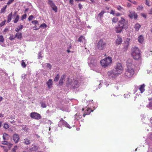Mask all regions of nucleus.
I'll list each match as a JSON object with an SVG mask.
<instances>
[{
  "label": "nucleus",
  "mask_w": 152,
  "mask_h": 152,
  "mask_svg": "<svg viewBox=\"0 0 152 152\" xmlns=\"http://www.w3.org/2000/svg\"><path fill=\"white\" fill-rule=\"evenodd\" d=\"M128 22L125 19L121 18V20L118 22L117 26L114 28V30L116 33H121L123 29H126L128 27Z\"/></svg>",
  "instance_id": "1"
},
{
  "label": "nucleus",
  "mask_w": 152,
  "mask_h": 152,
  "mask_svg": "<svg viewBox=\"0 0 152 152\" xmlns=\"http://www.w3.org/2000/svg\"><path fill=\"white\" fill-rule=\"evenodd\" d=\"M66 84L67 87L70 86L71 88L73 89L77 88L80 86V83L79 82V80L75 79H71L68 78Z\"/></svg>",
  "instance_id": "2"
},
{
  "label": "nucleus",
  "mask_w": 152,
  "mask_h": 152,
  "mask_svg": "<svg viewBox=\"0 0 152 152\" xmlns=\"http://www.w3.org/2000/svg\"><path fill=\"white\" fill-rule=\"evenodd\" d=\"M131 54L133 58L135 60H138L141 57L140 51L136 47L132 48Z\"/></svg>",
  "instance_id": "3"
},
{
  "label": "nucleus",
  "mask_w": 152,
  "mask_h": 152,
  "mask_svg": "<svg viewBox=\"0 0 152 152\" xmlns=\"http://www.w3.org/2000/svg\"><path fill=\"white\" fill-rule=\"evenodd\" d=\"M128 61L129 60L127 61V69H126L124 75L127 77L130 78L132 77L134 74V69L130 66L132 65V64L129 63Z\"/></svg>",
  "instance_id": "4"
},
{
  "label": "nucleus",
  "mask_w": 152,
  "mask_h": 152,
  "mask_svg": "<svg viewBox=\"0 0 152 152\" xmlns=\"http://www.w3.org/2000/svg\"><path fill=\"white\" fill-rule=\"evenodd\" d=\"M112 62V58L108 56L102 59L100 61V63L102 67L105 68L110 66Z\"/></svg>",
  "instance_id": "5"
},
{
  "label": "nucleus",
  "mask_w": 152,
  "mask_h": 152,
  "mask_svg": "<svg viewBox=\"0 0 152 152\" xmlns=\"http://www.w3.org/2000/svg\"><path fill=\"white\" fill-rule=\"evenodd\" d=\"M113 69L114 73L118 75L122 73L124 69L121 63H117Z\"/></svg>",
  "instance_id": "6"
},
{
  "label": "nucleus",
  "mask_w": 152,
  "mask_h": 152,
  "mask_svg": "<svg viewBox=\"0 0 152 152\" xmlns=\"http://www.w3.org/2000/svg\"><path fill=\"white\" fill-rule=\"evenodd\" d=\"M106 43L103 41L102 39H100L97 43V48L100 50H103L106 46Z\"/></svg>",
  "instance_id": "7"
},
{
  "label": "nucleus",
  "mask_w": 152,
  "mask_h": 152,
  "mask_svg": "<svg viewBox=\"0 0 152 152\" xmlns=\"http://www.w3.org/2000/svg\"><path fill=\"white\" fill-rule=\"evenodd\" d=\"M30 116L32 118L39 120L41 118V116L40 114L36 112H32L30 114Z\"/></svg>",
  "instance_id": "8"
},
{
  "label": "nucleus",
  "mask_w": 152,
  "mask_h": 152,
  "mask_svg": "<svg viewBox=\"0 0 152 152\" xmlns=\"http://www.w3.org/2000/svg\"><path fill=\"white\" fill-rule=\"evenodd\" d=\"M128 14V16L131 19L134 18L137 19L138 17V15L135 12L132 10H129Z\"/></svg>",
  "instance_id": "9"
},
{
  "label": "nucleus",
  "mask_w": 152,
  "mask_h": 152,
  "mask_svg": "<svg viewBox=\"0 0 152 152\" xmlns=\"http://www.w3.org/2000/svg\"><path fill=\"white\" fill-rule=\"evenodd\" d=\"M93 111V110L91 109L90 108L86 107L85 108V111L83 114V117H85L86 115H88L91 112Z\"/></svg>",
  "instance_id": "10"
},
{
  "label": "nucleus",
  "mask_w": 152,
  "mask_h": 152,
  "mask_svg": "<svg viewBox=\"0 0 152 152\" xmlns=\"http://www.w3.org/2000/svg\"><path fill=\"white\" fill-rule=\"evenodd\" d=\"M107 75L110 77L111 78H113L115 77V76H118V75H115L114 73L113 69L111 71L108 72Z\"/></svg>",
  "instance_id": "11"
},
{
  "label": "nucleus",
  "mask_w": 152,
  "mask_h": 152,
  "mask_svg": "<svg viewBox=\"0 0 152 152\" xmlns=\"http://www.w3.org/2000/svg\"><path fill=\"white\" fill-rule=\"evenodd\" d=\"M59 122L61 125H64L67 128H70L69 125L66 121H65L63 118H61V119Z\"/></svg>",
  "instance_id": "12"
},
{
  "label": "nucleus",
  "mask_w": 152,
  "mask_h": 152,
  "mask_svg": "<svg viewBox=\"0 0 152 152\" xmlns=\"http://www.w3.org/2000/svg\"><path fill=\"white\" fill-rule=\"evenodd\" d=\"M19 135L17 134H15L13 135V139L15 143L18 142L19 139Z\"/></svg>",
  "instance_id": "13"
},
{
  "label": "nucleus",
  "mask_w": 152,
  "mask_h": 152,
  "mask_svg": "<svg viewBox=\"0 0 152 152\" xmlns=\"http://www.w3.org/2000/svg\"><path fill=\"white\" fill-rule=\"evenodd\" d=\"M118 39H116L115 42V44L117 45L121 44L122 42L121 38L119 36H118Z\"/></svg>",
  "instance_id": "14"
},
{
  "label": "nucleus",
  "mask_w": 152,
  "mask_h": 152,
  "mask_svg": "<svg viewBox=\"0 0 152 152\" xmlns=\"http://www.w3.org/2000/svg\"><path fill=\"white\" fill-rule=\"evenodd\" d=\"M46 84L48 88H50L52 87L53 85L52 80L51 79H49L46 82Z\"/></svg>",
  "instance_id": "15"
},
{
  "label": "nucleus",
  "mask_w": 152,
  "mask_h": 152,
  "mask_svg": "<svg viewBox=\"0 0 152 152\" xmlns=\"http://www.w3.org/2000/svg\"><path fill=\"white\" fill-rule=\"evenodd\" d=\"M15 37H17L18 39L21 40L22 38V34L20 32H17L16 33L15 35Z\"/></svg>",
  "instance_id": "16"
},
{
  "label": "nucleus",
  "mask_w": 152,
  "mask_h": 152,
  "mask_svg": "<svg viewBox=\"0 0 152 152\" xmlns=\"http://www.w3.org/2000/svg\"><path fill=\"white\" fill-rule=\"evenodd\" d=\"M145 85L144 84H143L140 86V87L139 88V90L140 91L141 93H142L145 91Z\"/></svg>",
  "instance_id": "17"
},
{
  "label": "nucleus",
  "mask_w": 152,
  "mask_h": 152,
  "mask_svg": "<svg viewBox=\"0 0 152 152\" xmlns=\"http://www.w3.org/2000/svg\"><path fill=\"white\" fill-rule=\"evenodd\" d=\"M138 42L141 43H142L144 41V37L142 35H140L138 38Z\"/></svg>",
  "instance_id": "18"
},
{
  "label": "nucleus",
  "mask_w": 152,
  "mask_h": 152,
  "mask_svg": "<svg viewBox=\"0 0 152 152\" xmlns=\"http://www.w3.org/2000/svg\"><path fill=\"white\" fill-rule=\"evenodd\" d=\"M3 139L4 140H8L9 137V136L7 133H4L3 134Z\"/></svg>",
  "instance_id": "19"
},
{
  "label": "nucleus",
  "mask_w": 152,
  "mask_h": 152,
  "mask_svg": "<svg viewBox=\"0 0 152 152\" xmlns=\"http://www.w3.org/2000/svg\"><path fill=\"white\" fill-rule=\"evenodd\" d=\"M38 149L37 146L36 145H34V146L30 148L29 150L31 151H37Z\"/></svg>",
  "instance_id": "20"
},
{
  "label": "nucleus",
  "mask_w": 152,
  "mask_h": 152,
  "mask_svg": "<svg viewBox=\"0 0 152 152\" xmlns=\"http://www.w3.org/2000/svg\"><path fill=\"white\" fill-rule=\"evenodd\" d=\"M24 143L27 145H29L31 143V141L28 138H25L24 139Z\"/></svg>",
  "instance_id": "21"
},
{
  "label": "nucleus",
  "mask_w": 152,
  "mask_h": 152,
  "mask_svg": "<svg viewBox=\"0 0 152 152\" xmlns=\"http://www.w3.org/2000/svg\"><path fill=\"white\" fill-rule=\"evenodd\" d=\"M48 4L50 5L51 7L52 8L54 7V6H55V5L54 3L53 2V1L52 0H48Z\"/></svg>",
  "instance_id": "22"
},
{
  "label": "nucleus",
  "mask_w": 152,
  "mask_h": 152,
  "mask_svg": "<svg viewBox=\"0 0 152 152\" xmlns=\"http://www.w3.org/2000/svg\"><path fill=\"white\" fill-rule=\"evenodd\" d=\"M12 12H11L9 14L7 17V21L8 23H9L10 22L12 19Z\"/></svg>",
  "instance_id": "23"
},
{
  "label": "nucleus",
  "mask_w": 152,
  "mask_h": 152,
  "mask_svg": "<svg viewBox=\"0 0 152 152\" xmlns=\"http://www.w3.org/2000/svg\"><path fill=\"white\" fill-rule=\"evenodd\" d=\"M140 27L141 25L140 24L138 23H137L135 24L134 28L135 30L137 31L139 30Z\"/></svg>",
  "instance_id": "24"
},
{
  "label": "nucleus",
  "mask_w": 152,
  "mask_h": 152,
  "mask_svg": "<svg viewBox=\"0 0 152 152\" xmlns=\"http://www.w3.org/2000/svg\"><path fill=\"white\" fill-rule=\"evenodd\" d=\"M23 26L22 25H19L18 27L16 28L15 29V31L16 32H18L20 30H21L23 28Z\"/></svg>",
  "instance_id": "25"
},
{
  "label": "nucleus",
  "mask_w": 152,
  "mask_h": 152,
  "mask_svg": "<svg viewBox=\"0 0 152 152\" xmlns=\"http://www.w3.org/2000/svg\"><path fill=\"white\" fill-rule=\"evenodd\" d=\"M129 45V42H127L126 43H125V44L123 48V49L124 50H126L128 49Z\"/></svg>",
  "instance_id": "26"
},
{
  "label": "nucleus",
  "mask_w": 152,
  "mask_h": 152,
  "mask_svg": "<svg viewBox=\"0 0 152 152\" xmlns=\"http://www.w3.org/2000/svg\"><path fill=\"white\" fill-rule=\"evenodd\" d=\"M105 12V10H103L100 13H99L98 15V16H99V18H102L103 16V14Z\"/></svg>",
  "instance_id": "27"
},
{
  "label": "nucleus",
  "mask_w": 152,
  "mask_h": 152,
  "mask_svg": "<svg viewBox=\"0 0 152 152\" xmlns=\"http://www.w3.org/2000/svg\"><path fill=\"white\" fill-rule=\"evenodd\" d=\"M19 16L18 15H17L13 20L14 23H17L19 19Z\"/></svg>",
  "instance_id": "28"
},
{
  "label": "nucleus",
  "mask_w": 152,
  "mask_h": 152,
  "mask_svg": "<svg viewBox=\"0 0 152 152\" xmlns=\"http://www.w3.org/2000/svg\"><path fill=\"white\" fill-rule=\"evenodd\" d=\"M85 37L83 36H80L78 39V41L79 42H83V40H85Z\"/></svg>",
  "instance_id": "29"
},
{
  "label": "nucleus",
  "mask_w": 152,
  "mask_h": 152,
  "mask_svg": "<svg viewBox=\"0 0 152 152\" xmlns=\"http://www.w3.org/2000/svg\"><path fill=\"white\" fill-rule=\"evenodd\" d=\"M118 21V19L117 18L115 17L113 18L112 20V23H116Z\"/></svg>",
  "instance_id": "30"
},
{
  "label": "nucleus",
  "mask_w": 152,
  "mask_h": 152,
  "mask_svg": "<svg viewBox=\"0 0 152 152\" xmlns=\"http://www.w3.org/2000/svg\"><path fill=\"white\" fill-rule=\"evenodd\" d=\"M143 9V7L142 5H139L137 8V9L138 10H142Z\"/></svg>",
  "instance_id": "31"
},
{
  "label": "nucleus",
  "mask_w": 152,
  "mask_h": 152,
  "mask_svg": "<svg viewBox=\"0 0 152 152\" xmlns=\"http://www.w3.org/2000/svg\"><path fill=\"white\" fill-rule=\"evenodd\" d=\"M46 66L47 68H48L50 69L51 68L52 65L48 63H46Z\"/></svg>",
  "instance_id": "32"
},
{
  "label": "nucleus",
  "mask_w": 152,
  "mask_h": 152,
  "mask_svg": "<svg viewBox=\"0 0 152 152\" xmlns=\"http://www.w3.org/2000/svg\"><path fill=\"white\" fill-rule=\"evenodd\" d=\"M3 126L4 128L6 129H7L9 127V126L8 124L6 123L4 124L3 125Z\"/></svg>",
  "instance_id": "33"
},
{
  "label": "nucleus",
  "mask_w": 152,
  "mask_h": 152,
  "mask_svg": "<svg viewBox=\"0 0 152 152\" xmlns=\"http://www.w3.org/2000/svg\"><path fill=\"white\" fill-rule=\"evenodd\" d=\"M15 36H14L13 35H11L10 37H9V39L10 40H14L15 38Z\"/></svg>",
  "instance_id": "34"
},
{
  "label": "nucleus",
  "mask_w": 152,
  "mask_h": 152,
  "mask_svg": "<svg viewBox=\"0 0 152 152\" xmlns=\"http://www.w3.org/2000/svg\"><path fill=\"white\" fill-rule=\"evenodd\" d=\"M59 79V74H57V75H56V77H55V79H54V81H57Z\"/></svg>",
  "instance_id": "35"
},
{
  "label": "nucleus",
  "mask_w": 152,
  "mask_h": 152,
  "mask_svg": "<svg viewBox=\"0 0 152 152\" xmlns=\"http://www.w3.org/2000/svg\"><path fill=\"white\" fill-rule=\"evenodd\" d=\"M4 41V39L2 35H0V42H3Z\"/></svg>",
  "instance_id": "36"
},
{
  "label": "nucleus",
  "mask_w": 152,
  "mask_h": 152,
  "mask_svg": "<svg viewBox=\"0 0 152 152\" xmlns=\"http://www.w3.org/2000/svg\"><path fill=\"white\" fill-rule=\"evenodd\" d=\"M26 16L27 15L26 14H25L23 15L21 18V20L23 21V19H25L26 18Z\"/></svg>",
  "instance_id": "37"
},
{
  "label": "nucleus",
  "mask_w": 152,
  "mask_h": 152,
  "mask_svg": "<svg viewBox=\"0 0 152 152\" xmlns=\"http://www.w3.org/2000/svg\"><path fill=\"white\" fill-rule=\"evenodd\" d=\"M21 66L23 68H25L26 66L25 63L24 61L23 60H22V61Z\"/></svg>",
  "instance_id": "38"
},
{
  "label": "nucleus",
  "mask_w": 152,
  "mask_h": 152,
  "mask_svg": "<svg viewBox=\"0 0 152 152\" xmlns=\"http://www.w3.org/2000/svg\"><path fill=\"white\" fill-rule=\"evenodd\" d=\"M52 9L55 12H56L57 11V8L56 5L54 6V7L52 8Z\"/></svg>",
  "instance_id": "39"
},
{
  "label": "nucleus",
  "mask_w": 152,
  "mask_h": 152,
  "mask_svg": "<svg viewBox=\"0 0 152 152\" xmlns=\"http://www.w3.org/2000/svg\"><path fill=\"white\" fill-rule=\"evenodd\" d=\"M6 21V20H4L0 24V27H2L5 24Z\"/></svg>",
  "instance_id": "40"
},
{
  "label": "nucleus",
  "mask_w": 152,
  "mask_h": 152,
  "mask_svg": "<svg viewBox=\"0 0 152 152\" xmlns=\"http://www.w3.org/2000/svg\"><path fill=\"white\" fill-rule=\"evenodd\" d=\"M64 80L60 79L59 82V84L61 86L64 83Z\"/></svg>",
  "instance_id": "41"
},
{
  "label": "nucleus",
  "mask_w": 152,
  "mask_h": 152,
  "mask_svg": "<svg viewBox=\"0 0 152 152\" xmlns=\"http://www.w3.org/2000/svg\"><path fill=\"white\" fill-rule=\"evenodd\" d=\"M34 18V17L32 15H31L29 16V17L28 18V20L29 21H31L32 20L33 18Z\"/></svg>",
  "instance_id": "42"
},
{
  "label": "nucleus",
  "mask_w": 152,
  "mask_h": 152,
  "mask_svg": "<svg viewBox=\"0 0 152 152\" xmlns=\"http://www.w3.org/2000/svg\"><path fill=\"white\" fill-rule=\"evenodd\" d=\"M145 4L146 5H147V6H148L149 7L150 6V5L149 4H150V2L149 1H148L147 0H145Z\"/></svg>",
  "instance_id": "43"
},
{
  "label": "nucleus",
  "mask_w": 152,
  "mask_h": 152,
  "mask_svg": "<svg viewBox=\"0 0 152 152\" xmlns=\"http://www.w3.org/2000/svg\"><path fill=\"white\" fill-rule=\"evenodd\" d=\"M40 27H45L46 28L47 27V25L45 23H43L40 26Z\"/></svg>",
  "instance_id": "44"
},
{
  "label": "nucleus",
  "mask_w": 152,
  "mask_h": 152,
  "mask_svg": "<svg viewBox=\"0 0 152 152\" xmlns=\"http://www.w3.org/2000/svg\"><path fill=\"white\" fill-rule=\"evenodd\" d=\"M18 147L17 146H14V148L12 149V151L13 152H16V150L17 149Z\"/></svg>",
  "instance_id": "45"
},
{
  "label": "nucleus",
  "mask_w": 152,
  "mask_h": 152,
  "mask_svg": "<svg viewBox=\"0 0 152 152\" xmlns=\"http://www.w3.org/2000/svg\"><path fill=\"white\" fill-rule=\"evenodd\" d=\"M6 10V9H4V7H3L1 8V10L0 11V13H4Z\"/></svg>",
  "instance_id": "46"
},
{
  "label": "nucleus",
  "mask_w": 152,
  "mask_h": 152,
  "mask_svg": "<svg viewBox=\"0 0 152 152\" xmlns=\"http://www.w3.org/2000/svg\"><path fill=\"white\" fill-rule=\"evenodd\" d=\"M41 106L42 108H45L46 107V104L43 102L41 104Z\"/></svg>",
  "instance_id": "47"
},
{
  "label": "nucleus",
  "mask_w": 152,
  "mask_h": 152,
  "mask_svg": "<svg viewBox=\"0 0 152 152\" xmlns=\"http://www.w3.org/2000/svg\"><path fill=\"white\" fill-rule=\"evenodd\" d=\"M28 128L26 126H25V127H23L22 128V130L26 131H28Z\"/></svg>",
  "instance_id": "48"
},
{
  "label": "nucleus",
  "mask_w": 152,
  "mask_h": 152,
  "mask_svg": "<svg viewBox=\"0 0 152 152\" xmlns=\"http://www.w3.org/2000/svg\"><path fill=\"white\" fill-rule=\"evenodd\" d=\"M1 143L3 144L6 145L8 144L9 143H8V142H7V141H2Z\"/></svg>",
  "instance_id": "49"
},
{
  "label": "nucleus",
  "mask_w": 152,
  "mask_h": 152,
  "mask_svg": "<svg viewBox=\"0 0 152 152\" xmlns=\"http://www.w3.org/2000/svg\"><path fill=\"white\" fill-rule=\"evenodd\" d=\"M14 0H9L8 2L7 3L8 5L10 4H11L12 3Z\"/></svg>",
  "instance_id": "50"
},
{
  "label": "nucleus",
  "mask_w": 152,
  "mask_h": 152,
  "mask_svg": "<svg viewBox=\"0 0 152 152\" xmlns=\"http://www.w3.org/2000/svg\"><path fill=\"white\" fill-rule=\"evenodd\" d=\"M32 23L33 24H38V21L37 20L33 21L32 22Z\"/></svg>",
  "instance_id": "51"
},
{
  "label": "nucleus",
  "mask_w": 152,
  "mask_h": 152,
  "mask_svg": "<svg viewBox=\"0 0 152 152\" xmlns=\"http://www.w3.org/2000/svg\"><path fill=\"white\" fill-rule=\"evenodd\" d=\"M65 75H63L61 77V79L64 80L65 77Z\"/></svg>",
  "instance_id": "52"
},
{
  "label": "nucleus",
  "mask_w": 152,
  "mask_h": 152,
  "mask_svg": "<svg viewBox=\"0 0 152 152\" xmlns=\"http://www.w3.org/2000/svg\"><path fill=\"white\" fill-rule=\"evenodd\" d=\"M117 9H118V10H121L123 9V7H121L120 6H118V7Z\"/></svg>",
  "instance_id": "53"
},
{
  "label": "nucleus",
  "mask_w": 152,
  "mask_h": 152,
  "mask_svg": "<svg viewBox=\"0 0 152 152\" xmlns=\"http://www.w3.org/2000/svg\"><path fill=\"white\" fill-rule=\"evenodd\" d=\"M69 2L71 4L73 5V0H69Z\"/></svg>",
  "instance_id": "54"
},
{
  "label": "nucleus",
  "mask_w": 152,
  "mask_h": 152,
  "mask_svg": "<svg viewBox=\"0 0 152 152\" xmlns=\"http://www.w3.org/2000/svg\"><path fill=\"white\" fill-rule=\"evenodd\" d=\"M132 3L133 4H135V5L137 4V2L136 1H132Z\"/></svg>",
  "instance_id": "55"
},
{
  "label": "nucleus",
  "mask_w": 152,
  "mask_h": 152,
  "mask_svg": "<svg viewBox=\"0 0 152 152\" xmlns=\"http://www.w3.org/2000/svg\"><path fill=\"white\" fill-rule=\"evenodd\" d=\"M78 7L80 9H81L82 8V5L80 4H78Z\"/></svg>",
  "instance_id": "56"
},
{
  "label": "nucleus",
  "mask_w": 152,
  "mask_h": 152,
  "mask_svg": "<svg viewBox=\"0 0 152 152\" xmlns=\"http://www.w3.org/2000/svg\"><path fill=\"white\" fill-rule=\"evenodd\" d=\"M110 14H112L113 15H114L115 14V12L113 10H111V12H110Z\"/></svg>",
  "instance_id": "57"
},
{
  "label": "nucleus",
  "mask_w": 152,
  "mask_h": 152,
  "mask_svg": "<svg viewBox=\"0 0 152 152\" xmlns=\"http://www.w3.org/2000/svg\"><path fill=\"white\" fill-rule=\"evenodd\" d=\"M149 13L150 14H152V9H151L148 11Z\"/></svg>",
  "instance_id": "58"
},
{
  "label": "nucleus",
  "mask_w": 152,
  "mask_h": 152,
  "mask_svg": "<svg viewBox=\"0 0 152 152\" xmlns=\"http://www.w3.org/2000/svg\"><path fill=\"white\" fill-rule=\"evenodd\" d=\"M41 52H40L38 53V56H39V58H41L42 57V56H41Z\"/></svg>",
  "instance_id": "59"
},
{
  "label": "nucleus",
  "mask_w": 152,
  "mask_h": 152,
  "mask_svg": "<svg viewBox=\"0 0 152 152\" xmlns=\"http://www.w3.org/2000/svg\"><path fill=\"white\" fill-rule=\"evenodd\" d=\"M127 5L128 7H130L131 6V4L129 3H127Z\"/></svg>",
  "instance_id": "60"
},
{
  "label": "nucleus",
  "mask_w": 152,
  "mask_h": 152,
  "mask_svg": "<svg viewBox=\"0 0 152 152\" xmlns=\"http://www.w3.org/2000/svg\"><path fill=\"white\" fill-rule=\"evenodd\" d=\"M71 48H72V45H71V44H70L69 46L68 47V49H70Z\"/></svg>",
  "instance_id": "61"
},
{
  "label": "nucleus",
  "mask_w": 152,
  "mask_h": 152,
  "mask_svg": "<svg viewBox=\"0 0 152 152\" xmlns=\"http://www.w3.org/2000/svg\"><path fill=\"white\" fill-rule=\"evenodd\" d=\"M149 106L151 107H152V102L149 103Z\"/></svg>",
  "instance_id": "62"
},
{
  "label": "nucleus",
  "mask_w": 152,
  "mask_h": 152,
  "mask_svg": "<svg viewBox=\"0 0 152 152\" xmlns=\"http://www.w3.org/2000/svg\"><path fill=\"white\" fill-rule=\"evenodd\" d=\"M4 115H3L1 114H0V118H2L4 117Z\"/></svg>",
  "instance_id": "63"
},
{
  "label": "nucleus",
  "mask_w": 152,
  "mask_h": 152,
  "mask_svg": "<svg viewBox=\"0 0 152 152\" xmlns=\"http://www.w3.org/2000/svg\"><path fill=\"white\" fill-rule=\"evenodd\" d=\"M150 138L151 140H152V133L150 135Z\"/></svg>",
  "instance_id": "64"
}]
</instances>
